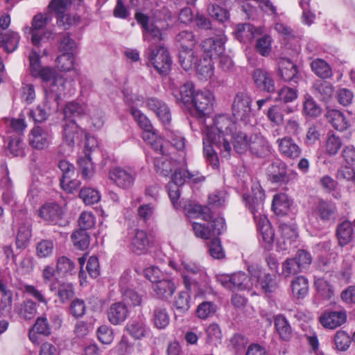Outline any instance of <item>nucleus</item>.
<instances>
[{
	"instance_id": "obj_1",
	"label": "nucleus",
	"mask_w": 355,
	"mask_h": 355,
	"mask_svg": "<svg viewBox=\"0 0 355 355\" xmlns=\"http://www.w3.org/2000/svg\"><path fill=\"white\" fill-rule=\"evenodd\" d=\"M75 0H52L48 9L49 12L44 13L40 12L35 15L31 22V27H25L24 31L31 34V43L35 46H40L42 43L53 39L54 33L52 31L46 28V26L51 22L52 17L50 12H55L58 16L57 23L66 28V26H69L75 21V19H71L64 12L67 6Z\"/></svg>"
},
{
	"instance_id": "obj_2",
	"label": "nucleus",
	"mask_w": 355,
	"mask_h": 355,
	"mask_svg": "<svg viewBox=\"0 0 355 355\" xmlns=\"http://www.w3.org/2000/svg\"><path fill=\"white\" fill-rule=\"evenodd\" d=\"M202 49L206 55L202 60H198L199 55L196 52H188V58L182 54L180 57V61L184 70L188 71L194 68L199 79L207 80L214 74L212 60L218 58L221 62L222 39L208 38L202 43Z\"/></svg>"
},
{
	"instance_id": "obj_3",
	"label": "nucleus",
	"mask_w": 355,
	"mask_h": 355,
	"mask_svg": "<svg viewBox=\"0 0 355 355\" xmlns=\"http://www.w3.org/2000/svg\"><path fill=\"white\" fill-rule=\"evenodd\" d=\"M193 230L197 237L203 239H211L209 244L210 255L217 259L222 258V246L219 236L222 229V218H217L211 220L209 226L193 222L192 224Z\"/></svg>"
},
{
	"instance_id": "obj_4",
	"label": "nucleus",
	"mask_w": 355,
	"mask_h": 355,
	"mask_svg": "<svg viewBox=\"0 0 355 355\" xmlns=\"http://www.w3.org/2000/svg\"><path fill=\"white\" fill-rule=\"evenodd\" d=\"M220 119V115L216 116L213 120V125L205 127L203 130L205 134V137L203 139L204 153L209 164L216 168L219 167V159L216 150L221 151Z\"/></svg>"
},
{
	"instance_id": "obj_5",
	"label": "nucleus",
	"mask_w": 355,
	"mask_h": 355,
	"mask_svg": "<svg viewBox=\"0 0 355 355\" xmlns=\"http://www.w3.org/2000/svg\"><path fill=\"white\" fill-rule=\"evenodd\" d=\"M169 266L181 272L184 286L187 289L190 291L194 288L197 284V278L193 277L198 275L201 277L205 273L203 269L196 263L183 259L180 260V263L175 261H170Z\"/></svg>"
},
{
	"instance_id": "obj_6",
	"label": "nucleus",
	"mask_w": 355,
	"mask_h": 355,
	"mask_svg": "<svg viewBox=\"0 0 355 355\" xmlns=\"http://www.w3.org/2000/svg\"><path fill=\"white\" fill-rule=\"evenodd\" d=\"M252 195L243 194V200L245 206L253 214L254 220L260 219L262 216H266L263 214V202L265 200V192L261 185L254 183L251 187Z\"/></svg>"
},
{
	"instance_id": "obj_7",
	"label": "nucleus",
	"mask_w": 355,
	"mask_h": 355,
	"mask_svg": "<svg viewBox=\"0 0 355 355\" xmlns=\"http://www.w3.org/2000/svg\"><path fill=\"white\" fill-rule=\"evenodd\" d=\"M149 62L154 67L156 71L162 75L166 74L171 69L172 61L168 51L162 45H158L155 49H148Z\"/></svg>"
},
{
	"instance_id": "obj_8",
	"label": "nucleus",
	"mask_w": 355,
	"mask_h": 355,
	"mask_svg": "<svg viewBox=\"0 0 355 355\" xmlns=\"http://www.w3.org/2000/svg\"><path fill=\"white\" fill-rule=\"evenodd\" d=\"M214 101V96L210 92H196L191 102L193 105V109L191 111V114L197 118L202 119L211 113Z\"/></svg>"
},
{
	"instance_id": "obj_9",
	"label": "nucleus",
	"mask_w": 355,
	"mask_h": 355,
	"mask_svg": "<svg viewBox=\"0 0 355 355\" xmlns=\"http://www.w3.org/2000/svg\"><path fill=\"white\" fill-rule=\"evenodd\" d=\"M231 137V143L233 145L234 151L238 154L245 153L250 143L246 133L243 132L234 121H228V125L225 127L223 135Z\"/></svg>"
},
{
	"instance_id": "obj_10",
	"label": "nucleus",
	"mask_w": 355,
	"mask_h": 355,
	"mask_svg": "<svg viewBox=\"0 0 355 355\" xmlns=\"http://www.w3.org/2000/svg\"><path fill=\"white\" fill-rule=\"evenodd\" d=\"M252 99L247 93L239 92L236 94L232 105L234 117L244 122L252 116Z\"/></svg>"
},
{
	"instance_id": "obj_11",
	"label": "nucleus",
	"mask_w": 355,
	"mask_h": 355,
	"mask_svg": "<svg viewBox=\"0 0 355 355\" xmlns=\"http://www.w3.org/2000/svg\"><path fill=\"white\" fill-rule=\"evenodd\" d=\"M137 173L131 168L115 166L112 168L108 173V177L118 187L123 189L131 188L135 183Z\"/></svg>"
},
{
	"instance_id": "obj_12",
	"label": "nucleus",
	"mask_w": 355,
	"mask_h": 355,
	"mask_svg": "<svg viewBox=\"0 0 355 355\" xmlns=\"http://www.w3.org/2000/svg\"><path fill=\"white\" fill-rule=\"evenodd\" d=\"M124 101L130 106V112L137 124L142 129L151 128L153 127L149 119L135 107L140 106L144 103L142 96H139L135 94H130L127 91L123 92Z\"/></svg>"
},
{
	"instance_id": "obj_13",
	"label": "nucleus",
	"mask_w": 355,
	"mask_h": 355,
	"mask_svg": "<svg viewBox=\"0 0 355 355\" xmlns=\"http://www.w3.org/2000/svg\"><path fill=\"white\" fill-rule=\"evenodd\" d=\"M313 214L324 223H331L336 220L338 209L335 202L320 199L313 210Z\"/></svg>"
},
{
	"instance_id": "obj_14",
	"label": "nucleus",
	"mask_w": 355,
	"mask_h": 355,
	"mask_svg": "<svg viewBox=\"0 0 355 355\" xmlns=\"http://www.w3.org/2000/svg\"><path fill=\"white\" fill-rule=\"evenodd\" d=\"M256 87L269 94L275 92V81L272 72L263 68L255 69L252 74Z\"/></svg>"
},
{
	"instance_id": "obj_15",
	"label": "nucleus",
	"mask_w": 355,
	"mask_h": 355,
	"mask_svg": "<svg viewBox=\"0 0 355 355\" xmlns=\"http://www.w3.org/2000/svg\"><path fill=\"white\" fill-rule=\"evenodd\" d=\"M252 277L254 278V286L259 288L267 296L275 293L279 287V281L275 275L254 271Z\"/></svg>"
},
{
	"instance_id": "obj_16",
	"label": "nucleus",
	"mask_w": 355,
	"mask_h": 355,
	"mask_svg": "<svg viewBox=\"0 0 355 355\" xmlns=\"http://www.w3.org/2000/svg\"><path fill=\"white\" fill-rule=\"evenodd\" d=\"M37 78H40L44 83H49L50 91L55 93L58 97L61 96L65 81L62 78L57 76L54 69L49 67H44L39 72Z\"/></svg>"
},
{
	"instance_id": "obj_17",
	"label": "nucleus",
	"mask_w": 355,
	"mask_h": 355,
	"mask_svg": "<svg viewBox=\"0 0 355 355\" xmlns=\"http://www.w3.org/2000/svg\"><path fill=\"white\" fill-rule=\"evenodd\" d=\"M254 284V278L249 277L245 272H238L231 276H223V287L240 291L250 290Z\"/></svg>"
},
{
	"instance_id": "obj_18",
	"label": "nucleus",
	"mask_w": 355,
	"mask_h": 355,
	"mask_svg": "<svg viewBox=\"0 0 355 355\" xmlns=\"http://www.w3.org/2000/svg\"><path fill=\"white\" fill-rule=\"evenodd\" d=\"M51 140V132L40 126H35L32 128L28 135L30 146L38 150L47 148Z\"/></svg>"
},
{
	"instance_id": "obj_19",
	"label": "nucleus",
	"mask_w": 355,
	"mask_h": 355,
	"mask_svg": "<svg viewBox=\"0 0 355 355\" xmlns=\"http://www.w3.org/2000/svg\"><path fill=\"white\" fill-rule=\"evenodd\" d=\"M277 144L280 155L285 158L294 160L300 157L302 153L301 148L291 137L279 138L277 140Z\"/></svg>"
},
{
	"instance_id": "obj_20",
	"label": "nucleus",
	"mask_w": 355,
	"mask_h": 355,
	"mask_svg": "<svg viewBox=\"0 0 355 355\" xmlns=\"http://www.w3.org/2000/svg\"><path fill=\"white\" fill-rule=\"evenodd\" d=\"M268 180L273 183H286L288 181L287 165L280 159L271 162L266 169Z\"/></svg>"
},
{
	"instance_id": "obj_21",
	"label": "nucleus",
	"mask_w": 355,
	"mask_h": 355,
	"mask_svg": "<svg viewBox=\"0 0 355 355\" xmlns=\"http://www.w3.org/2000/svg\"><path fill=\"white\" fill-rule=\"evenodd\" d=\"M347 320L345 311H325L319 318V321L325 329H334L343 324Z\"/></svg>"
},
{
	"instance_id": "obj_22",
	"label": "nucleus",
	"mask_w": 355,
	"mask_h": 355,
	"mask_svg": "<svg viewBox=\"0 0 355 355\" xmlns=\"http://www.w3.org/2000/svg\"><path fill=\"white\" fill-rule=\"evenodd\" d=\"M38 214L44 220L54 225L59 224L63 216L62 208L56 203H46L39 209Z\"/></svg>"
},
{
	"instance_id": "obj_23",
	"label": "nucleus",
	"mask_w": 355,
	"mask_h": 355,
	"mask_svg": "<svg viewBox=\"0 0 355 355\" xmlns=\"http://www.w3.org/2000/svg\"><path fill=\"white\" fill-rule=\"evenodd\" d=\"M130 250L137 254H142L147 252L150 242L147 233L144 230H136L130 234Z\"/></svg>"
},
{
	"instance_id": "obj_24",
	"label": "nucleus",
	"mask_w": 355,
	"mask_h": 355,
	"mask_svg": "<svg viewBox=\"0 0 355 355\" xmlns=\"http://www.w3.org/2000/svg\"><path fill=\"white\" fill-rule=\"evenodd\" d=\"M159 151L158 155L154 157L155 169L159 175L167 177L177 167L178 164L168 155H164L163 148Z\"/></svg>"
},
{
	"instance_id": "obj_25",
	"label": "nucleus",
	"mask_w": 355,
	"mask_h": 355,
	"mask_svg": "<svg viewBox=\"0 0 355 355\" xmlns=\"http://www.w3.org/2000/svg\"><path fill=\"white\" fill-rule=\"evenodd\" d=\"M84 135L83 130L73 120L66 122L63 127V140L69 147L78 144Z\"/></svg>"
},
{
	"instance_id": "obj_26",
	"label": "nucleus",
	"mask_w": 355,
	"mask_h": 355,
	"mask_svg": "<svg viewBox=\"0 0 355 355\" xmlns=\"http://www.w3.org/2000/svg\"><path fill=\"white\" fill-rule=\"evenodd\" d=\"M177 289V285L171 279L164 278L152 285L155 296L163 300L170 299Z\"/></svg>"
},
{
	"instance_id": "obj_27",
	"label": "nucleus",
	"mask_w": 355,
	"mask_h": 355,
	"mask_svg": "<svg viewBox=\"0 0 355 355\" xmlns=\"http://www.w3.org/2000/svg\"><path fill=\"white\" fill-rule=\"evenodd\" d=\"M248 149L252 155L258 157H265L270 153L268 141L260 135H254L250 137Z\"/></svg>"
},
{
	"instance_id": "obj_28",
	"label": "nucleus",
	"mask_w": 355,
	"mask_h": 355,
	"mask_svg": "<svg viewBox=\"0 0 355 355\" xmlns=\"http://www.w3.org/2000/svg\"><path fill=\"white\" fill-rule=\"evenodd\" d=\"M126 329L130 335L136 340L146 338L150 333V329L144 318L132 320L127 324Z\"/></svg>"
},
{
	"instance_id": "obj_29",
	"label": "nucleus",
	"mask_w": 355,
	"mask_h": 355,
	"mask_svg": "<svg viewBox=\"0 0 355 355\" xmlns=\"http://www.w3.org/2000/svg\"><path fill=\"white\" fill-rule=\"evenodd\" d=\"M3 200L4 202L12 207L13 217L16 220H23L26 216V209L21 200H17L14 193L10 191H7L3 193Z\"/></svg>"
},
{
	"instance_id": "obj_30",
	"label": "nucleus",
	"mask_w": 355,
	"mask_h": 355,
	"mask_svg": "<svg viewBox=\"0 0 355 355\" xmlns=\"http://www.w3.org/2000/svg\"><path fill=\"white\" fill-rule=\"evenodd\" d=\"M128 313V308L123 303L115 302L107 310V318L112 324L117 325L126 320Z\"/></svg>"
},
{
	"instance_id": "obj_31",
	"label": "nucleus",
	"mask_w": 355,
	"mask_h": 355,
	"mask_svg": "<svg viewBox=\"0 0 355 355\" xmlns=\"http://www.w3.org/2000/svg\"><path fill=\"white\" fill-rule=\"evenodd\" d=\"M279 72L280 76L287 82L297 83L298 79V70L297 65L287 58H282L279 62Z\"/></svg>"
},
{
	"instance_id": "obj_32",
	"label": "nucleus",
	"mask_w": 355,
	"mask_h": 355,
	"mask_svg": "<svg viewBox=\"0 0 355 355\" xmlns=\"http://www.w3.org/2000/svg\"><path fill=\"white\" fill-rule=\"evenodd\" d=\"M263 33L261 27H255L250 24H239L237 26V38L243 43L250 42Z\"/></svg>"
},
{
	"instance_id": "obj_33",
	"label": "nucleus",
	"mask_w": 355,
	"mask_h": 355,
	"mask_svg": "<svg viewBox=\"0 0 355 355\" xmlns=\"http://www.w3.org/2000/svg\"><path fill=\"white\" fill-rule=\"evenodd\" d=\"M275 329L279 338L283 341H289L293 337V330L288 320L282 314L274 318Z\"/></svg>"
},
{
	"instance_id": "obj_34",
	"label": "nucleus",
	"mask_w": 355,
	"mask_h": 355,
	"mask_svg": "<svg viewBox=\"0 0 355 355\" xmlns=\"http://www.w3.org/2000/svg\"><path fill=\"white\" fill-rule=\"evenodd\" d=\"M147 106L154 111L164 123L171 121V113L168 106L156 98H149L146 102Z\"/></svg>"
},
{
	"instance_id": "obj_35",
	"label": "nucleus",
	"mask_w": 355,
	"mask_h": 355,
	"mask_svg": "<svg viewBox=\"0 0 355 355\" xmlns=\"http://www.w3.org/2000/svg\"><path fill=\"white\" fill-rule=\"evenodd\" d=\"M325 116L329 123L337 130L343 132L348 127V121L344 114L338 110H328Z\"/></svg>"
},
{
	"instance_id": "obj_36",
	"label": "nucleus",
	"mask_w": 355,
	"mask_h": 355,
	"mask_svg": "<svg viewBox=\"0 0 355 355\" xmlns=\"http://www.w3.org/2000/svg\"><path fill=\"white\" fill-rule=\"evenodd\" d=\"M291 201L286 193H277L273 196L272 209L277 216L286 215L291 208Z\"/></svg>"
},
{
	"instance_id": "obj_37",
	"label": "nucleus",
	"mask_w": 355,
	"mask_h": 355,
	"mask_svg": "<svg viewBox=\"0 0 355 355\" xmlns=\"http://www.w3.org/2000/svg\"><path fill=\"white\" fill-rule=\"evenodd\" d=\"M19 40L20 37L16 32L8 31L3 33L0 31V47L2 46L8 53L17 49Z\"/></svg>"
},
{
	"instance_id": "obj_38",
	"label": "nucleus",
	"mask_w": 355,
	"mask_h": 355,
	"mask_svg": "<svg viewBox=\"0 0 355 355\" xmlns=\"http://www.w3.org/2000/svg\"><path fill=\"white\" fill-rule=\"evenodd\" d=\"M282 243L284 244L283 250H287L288 246L295 241L297 237V227L295 224L282 223L279 225Z\"/></svg>"
},
{
	"instance_id": "obj_39",
	"label": "nucleus",
	"mask_w": 355,
	"mask_h": 355,
	"mask_svg": "<svg viewBox=\"0 0 355 355\" xmlns=\"http://www.w3.org/2000/svg\"><path fill=\"white\" fill-rule=\"evenodd\" d=\"M354 230L350 222L344 221L338 225L336 236L340 246H345L349 243L353 238Z\"/></svg>"
},
{
	"instance_id": "obj_40",
	"label": "nucleus",
	"mask_w": 355,
	"mask_h": 355,
	"mask_svg": "<svg viewBox=\"0 0 355 355\" xmlns=\"http://www.w3.org/2000/svg\"><path fill=\"white\" fill-rule=\"evenodd\" d=\"M173 95L178 103H182L184 105L191 104L195 96L193 84L190 82L186 83L177 94L173 92Z\"/></svg>"
},
{
	"instance_id": "obj_41",
	"label": "nucleus",
	"mask_w": 355,
	"mask_h": 355,
	"mask_svg": "<svg viewBox=\"0 0 355 355\" xmlns=\"http://www.w3.org/2000/svg\"><path fill=\"white\" fill-rule=\"evenodd\" d=\"M257 230L261 233L262 240L266 243H272L275 237V233L272 228L269 224V221L266 216H262L260 219L255 220Z\"/></svg>"
},
{
	"instance_id": "obj_42",
	"label": "nucleus",
	"mask_w": 355,
	"mask_h": 355,
	"mask_svg": "<svg viewBox=\"0 0 355 355\" xmlns=\"http://www.w3.org/2000/svg\"><path fill=\"white\" fill-rule=\"evenodd\" d=\"M152 320L155 328L166 329L170 322V316L166 309L163 306H156L153 311Z\"/></svg>"
},
{
	"instance_id": "obj_43",
	"label": "nucleus",
	"mask_w": 355,
	"mask_h": 355,
	"mask_svg": "<svg viewBox=\"0 0 355 355\" xmlns=\"http://www.w3.org/2000/svg\"><path fill=\"white\" fill-rule=\"evenodd\" d=\"M51 110L49 101L46 98L44 102L30 111L29 116L35 122L42 123L46 120L50 114Z\"/></svg>"
},
{
	"instance_id": "obj_44",
	"label": "nucleus",
	"mask_w": 355,
	"mask_h": 355,
	"mask_svg": "<svg viewBox=\"0 0 355 355\" xmlns=\"http://www.w3.org/2000/svg\"><path fill=\"white\" fill-rule=\"evenodd\" d=\"M196 175L191 173L187 170L181 168H178V166L174 169V173L172 176V181L171 183L176 184L178 186H181L186 182L187 180H191L195 182H200L204 180L202 177H195Z\"/></svg>"
},
{
	"instance_id": "obj_45",
	"label": "nucleus",
	"mask_w": 355,
	"mask_h": 355,
	"mask_svg": "<svg viewBox=\"0 0 355 355\" xmlns=\"http://www.w3.org/2000/svg\"><path fill=\"white\" fill-rule=\"evenodd\" d=\"M176 42L184 49L180 56L182 54L184 56L188 58V52H193L191 48L195 44V39L193 33L190 31H184L180 32L175 37Z\"/></svg>"
},
{
	"instance_id": "obj_46",
	"label": "nucleus",
	"mask_w": 355,
	"mask_h": 355,
	"mask_svg": "<svg viewBox=\"0 0 355 355\" xmlns=\"http://www.w3.org/2000/svg\"><path fill=\"white\" fill-rule=\"evenodd\" d=\"M292 293L297 298H304L308 293L309 282L304 276L295 277L291 282Z\"/></svg>"
},
{
	"instance_id": "obj_47",
	"label": "nucleus",
	"mask_w": 355,
	"mask_h": 355,
	"mask_svg": "<svg viewBox=\"0 0 355 355\" xmlns=\"http://www.w3.org/2000/svg\"><path fill=\"white\" fill-rule=\"evenodd\" d=\"M87 107L85 105H80L76 102L69 103L64 109V119L71 121V117L82 116L86 114Z\"/></svg>"
},
{
	"instance_id": "obj_48",
	"label": "nucleus",
	"mask_w": 355,
	"mask_h": 355,
	"mask_svg": "<svg viewBox=\"0 0 355 355\" xmlns=\"http://www.w3.org/2000/svg\"><path fill=\"white\" fill-rule=\"evenodd\" d=\"M312 71L322 78H327L331 76V70L327 62L321 59L312 61L311 64Z\"/></svg>"
},
{
	"instance_id": "obj_49",
	"label": "nucleus",
	"mask_w": 355,
	"mask_h": 355,
	"mask_svg": "<svg viewBox=\"0 0 355 355\" xmlns=\"http://www.w3.org/2000/svg\"><path fill=\"white\" fill-rule=\"evenodd\" d=\"M314 284L319 295L324 300H330L334 295L333 286L324 278L315 279Z\"/></svg>"
},
{
	"instance_id": "obj_50",
	"label": "nucleus",
	"mask_w": 355,
	"mask_h": 355,
	"mask_svg": "<svg viewBox=\"0 0 355 355\" xmlns=\"http://www.w3.org/2000/svg\"><path fill=\"white\" fill-rule=\"evenodd\" d=\"M142 137L144 141L150 144L156 150H162V139L158 137L153 127L143 130Z\"/></svg>"
},
{
	"instance_id": "obj_51",
	"label": "nucleus",
	"mask_w": 355,
	"mask_h": 355,
	"mask_svg": "<svg viewBox=\"0 0 355 355\" xmlns=\"http://www.w3.org/2000/svg\"><path fill=\"white\" fill-rule=\"evenodd\" d=\"M217 310L216 305L211 302H203L200 303L196 309L197 316L202 319L206 320L214 315Z\"/></svg>"
},
{
	"instance_id": "obj_52",
	"label": "nucleus",
	"mask_w": 355,
	"mask_h": 355,
	"mask_svg": "<svg viewBox=\"0 0 355 355\" xmlns=\"http://www.w3.org/2000/svg\"><path fill=\"white\" fill-rule=\"evenodd\" d=\"M143 37L145 41H148L150 43L148 49L150 47L153 48V44L162 40L160 30L153 24H150V26L146 30H143Z\"/></svg>"
},
{
	"instance_id": "obj_53",
	"label": "nucleus",
	"mask_w": 355,
	"mask_h": 355,
	"mask_svg": "<svg viewBox=\"0 0 355 355\" xmlns=\"http://www.w3.org/2000/svg\"><path fill=\"white\" fill-rule=\"evenodd\" d=\"M304 113L311 117H317L322 113V108L311 97H307L303 104Z\"/></svg>"
},
{
	"instance_id": "obj_54",
	"label": "nucleus",
	"mask_w": 355,
	"mask_h": 355,
	"mask_svg": "<svg viewBox=\"0 0 355 355\" xmlns=\"http://www.w3.org/2000/svg\"><path fill=\"white\" fill-rule=\"evenodd\" d=\"M73 245L80 250L86 249L89 244V236L84 230L75 231L71 235Z\"/></svg>"
},
{
	"instance_id": "obj_55",
	"label": "nucleus",
	"mask_w": 355,
	"mask_h": 355,
	"mask_svg": "<svg viewBox=\"0 0 355 355\" xmlns=\"http://www.w3.org/2000/svg\"><path fill=\"white\" fill-rule=\"evenodd\" d=\"M18 313L25 319H31L37 312L36 303L31 300L24 302L17 309Z\"/></svg>"
},
{
	"instance_id": "obj_56",
	"label": "nucleus",
	"mask_w": 355,
	"mask_h": 355,
	"mask_svg": "<svg viewBox=\"0 0 355 355\" xmlns=\"http://www.w3.org/2000/svg\"><path fill=\"white\" fill-rule=\"evenodd\" d=\"M352 338L344 331H338L334 336V343L339 351H346L350 346Z\"/></svg>"
},
{
	"instance_id": "obj_57",
	"label": "nucleus",
	"mask_w": 355,
	"mask_h": 355,
	"mask_svg": "<svg viewBox=\"0 0 355 355\" xmlns=\"http://www.w3.org/2000/svg\"><path fill=\"white\" fill-rule=\"evenodd\" d=\"M303 271L295 258L286 259L282 263V272L285 277L294 275Z\"/></svg>"
},
{
	"instance_id": "obj_58",
	"label": "nucleus",
	"mask_w": 355,
	"mask_h": 355,
	"mask_svg": "<svg viewBox=\"0 0 355 355\" xmlns=\"http://www.w3.org/2000/svg\"><path fill=\"white\" fill-rule=\"evenodd\" d=\"M78 162L82 176L85 179L90 178L94 173V166L91 158L85 155L80 157Z\"/></svg>"
},
{
	"instance_id": "obj_59",
	"label": "nucleus",
	"mask_w": 355,
	"mask_h": 355,
	"mask_svg": "<svg viewBox=\"0 0 355 355\" xmlns=\"http://www.w3.org/2000/svg\"><path fill=\"white\" fill-rule=\"evenodd\" d=\"M80 198L86 205H93L100 200L99 192L92 188L82 189L79 194Z\"/></svg>"
},
{
	"instance_id": "obj_60",
	"label": "nucleus",
	"mask_w": 355,
	"mask_h": 355,
	"mask_svg": "<svg viewBox=\"0 0 355 355\" xmlns=\"http://www.w3.org/2000/svg\"><path fill=\"white\" fill-rule=\"evenodd\" d=\"M74 62L73 53H62L56 60L58 68L64 71H68L73 69Z\"/></svg>"
},
{
	"instance_id": "obj_61",
	"label": "nucleus",
	"mask_w": 355,
	"mask_h": 355,
	"mask_svg": "<svg viewBox=\"0 0 355 355\" xmlns=\"http://www.w3.org/2000/svg\"><path fill=\"white\" fill-rule=\"evenodd\" d=\"M255 49L262 56L268 55L271 51V37L268 35H264L258 38Z\"/></svg>"
},
{
	"instance_id": "obj_62",
	"label": "nucleus",
	"mask_w": 355,
	"mask_h": 355,
	"mask_svg": "<svg viewBox=\"0 0 355 355\" xmlns=\"http://www.w3.org/2000/svg\"><path fill=\"white\" fill-rule=\"evenodd\" d=\"M343 145L341 139L334 134L329 135L326 141V153L332 156L338 153Z\"/></svg>"
},
{
	"instance_id": "obj_63",
	"label": "nucleus",
	"mask_w": 355,
	"mask_h": 355,
	"mask_svg": "<svg viewBox=\"0 0 355 355\" xmlns=\"http://www.w3.org/2000/svg\"><path fill=\"white\" fill-rule=\"evenodd\" d=\"M54 245L51 241L42 240L36 247L37 254L40 258H46L53 254Z\"/></svg>"
},
{
	"instance_id": "obj_64",
	"label": "nucleus",
	"mask_w": 355,
	"mask_h": 355,
	"mask_svg": "<svg viewBox=\"0 0 355 355\" xmlns=\"http://www.w3.org/2000/svg\"><path fill=\"white\" fill-rule=\"evenodd\" d=\"M118 355H133L135 353V347L133 343L128 341L125 336H122L120 342L116 347Z\"/></svg>"
}]
</instances>
